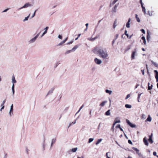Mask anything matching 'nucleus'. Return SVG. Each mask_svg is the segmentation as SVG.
Listing matches in <instances>:
<instances>
[{"label":"nucleus","mask_w":158,"mask_h":158,"mask_svg":"<svg viewBox=\"0 0 158 158\" xmlns=\"http://www.w3.org/2000/svg\"><path fill=\"white\" fill-rule=\"evenodd\" d=\"M105 114L106 115H109V110L106 112Z\"/></svg>","instance_id":"53"},{"label":"nucleus","mask_w":158,"mask_h":158,"mask_svg":"<svg viewBox=\"0 0 158 158\" xmlns=\"http://www.w3.org/2000/svg\"><path fill=\"white\" fill-rule=\"evenodd\" d=\"M118 34H116L115 35V39L114 40L112 41V43L113 44L115 41V40L117 39V38L118 37Z\"/></svg>","instance_id":"33"},{"label":"nucleus","mask_w":158,"mask_h":158,"mask_svg":"<svg viewBox=\"0 0 158 158\" xmlns=\"http://www.w3.org/2000/svg\"><path fill=\"white\" fill-rule=\"evenodd\" d=\"M127 31L125 30V33H124L125 35L127 36V37L128 38H129V39H131L132 35H131L130 36H129L128 34L127 33Z\"/></svg>","instance_id":"19"},{"label":"nucleus","mask_w":158,"mask_h":158,"mask_svg":"<svg viewBox=\"0 0 158 158\" xmlns=\"http://www.w3.org/2000/svg\"><path fill=\"white\" fill-rule=\"evenodd\" d=\"M108 152L106 153V156L107 158H109V156H108Z\"/></svg>","instance_id":"62"},{"label":"nucleus","mask_w":158,"mask_h":158,"mask_svg":"<svg viewBox=\"0 0 158 158\" xmlns=\"http://www.w3.org/2000/svg\"><path fill=\"white\" fill-rule=\"evenodd\" d=\"M77 158H84V157L83 156H81V157H78Z\"/></svg>","instance_id":"64"},{"label":"nucleus","mask_w":158,"mask_h":158,"mask_svg":"<svg viewBox=\"0 0 158 158\" xmlns=\"http://www.w3.org/2000/svg\"><path fill=\"white\" fill-rule=\"evenodd\" d=\"M151 62L152 64L155 67H158V64H157L156 62H154L153 60H151Z\"/></svg>","instance_id":"22"},{"label":"nucleus","mask_w":158,"mask_h":158,"mask_svg":"<svg viewBox=\"0 0 158 158\" xmlns=\"http://www.w3.org/2000/svg\"><path fill=\"white\" fill-rule=\"evenodd\" d=\"M58 38L60 39H62V37L61 35H59L58 36Z\"/></svg>","instance_id":"48"},{"label":"nucleus","mask_w":158,"mask_h":158,"mask_svg":"<svg viewBox=\"0 0 158 158\" xmlns=\"http://www.w3.org/2000/svg\"><path fill=\"white\" fill-rule=\"evenodd\" d=\"M77 119H76L75 120V121L73 122H72L73 124H74L76 123V121Z\"/></svg>","instance_id":"52"},{"label":"nucleus","mask_w":158,"mask_h":158,"mask_svg":"<svg viewBox=\"0 0 158 158\" xmlns=\"http://www.w3.org/2000/svg\"><path fill=\"white\" fill-rule=\"evenodd\" d=\"M119 129L121 131H123V129L121 127Z\"/></svg>","instance_id":"63"},{"label":"nucleus","mask_w":158,"mask_h":158,"mask_svg":"<svg viewBox=\"0 0 158 158\" xmlns=\"http://www.w3.org/2000/svg\"><path fill=\"white\" fill-rule=\"evenodd\" d=\"M141 39H142V40H143V42L144 44L146 45V40H145V37L144 36H143L142 37Z\"/></svg>","instance_id":"27"},{"label":"nucleus","mask_w":158,"mask_h":158,"mask_svg":"<svg viewBox=\"0 0 158 158\" xmlns=\"http://www.w3.org/2000/svg\"><path fill=\"white\" fill-rule=\"evenodd\" d=\"M120 124H118V125L116 127V128H119L120 127Z\"/></svg>","instance_id":"50"},{"label":"nucleus","mask_w":158,"mask_h":158,"mask_svg":"<svg viewBox=\"0 0 158 158\" xmlns=\"http://www.w3.org/2000/svg\"><path fill=\"white\" fill-rule=\"evenodd\" d=\"M143 141L145 144L147 146H148V143L146 139V137H144L143 139Z\"/></svg>","instance_id":"12"},{"label":"nucleus","mask_w":158,"mask_h":158,"mask_svg":"<svg viewBox=\"0 0 158 158\" xmlns=\"http://www.w3.org/2000/svg\"><path fill=\"white\" fill-rule=\"evenodd\" d=\"M106 92L107 93H109V90L108 89H106Z\"/></svg>","instance_id":"61"},{"label":"nucleus","mask_w":158,"mask_h":158,"mask_svg":"<svg viewBox=\"0 0 158 158\" xmlns=\"http://www.w3.org/2000/svg\"><path fill=\"white\" fill-rule=\"evenodd\" d=\"M136 49H135L134 50V51L132 52L131 55V59H134L135 58V56L136 55Z\"/></svg>","instance_id":"6"},{"label":"nucleus","mask_w":158,"mask_h":158,"mask_svg":"<svg viewBox=\"0 0 158 158\" xmlns=\"http://www.w3.org/2000/svg\"><path fill=\"white\" fill-rule=\"evenodd\" d=\"M126 122L131 127H135V125L131 123L129 121L128 119H126Z\"/></svg>","instance_id":"7"},{"label":"nucleus","mask_w":158,"mask_h":158,"mask_svg":"<svg viewBox=\"0 0 158 158\" xmlns=\"http://www.w3.org/2000/svg\"><path fill=\"white\" fill-rule=\"evenodd\" d=\"M132 149L134 150V151H135L136 153L138 154L139 155L140 154V153L139 152V151L138 149L137 148H135V147H133L132 148Z\"/></svg>","instance_id":"16"},{"label":"nucleus","mask_w":158,"mask_h":158,"mask_svg":"<svg viewBox=\"0 0 158 158\" xmlns=\"http://www.w3.org/2000/svg\"><path fill=\"white\" fill-rule=\"evenodd\" d=\"M102 139H98L96 143V145H98V144L102 141Z\"/></svg>","instance_id":"25"},{"label":"nucleus","mask_w":158,"mask_h":158,"mask_svg":"<svg viewBox=\"0 0 158 158\" xmlns=\"http://www.w3.org/2000/svg\"><path fill=\"white\" fill-rule=\"evenodd\" d=\"M145 116L144 114H143L141 116V118H143L144 119L145 118Z\"/></svg>","instance_id":"46"},{"label":"nucleus","mask_w":158,"mask_h":158,"mask_svg":"<svg viewBox=\"0 0 158 158\" xmlns=\"http://www.w3.org/2000/svg\"><path fill=\"white\" fill-rule=\"evenodd\" d=\"M154 72L155 73V77L156 78H158V72L157 70H154Z\"/></svg>","instance_id":"24"},{"label":"nucleus","mask_w":158,"mask_h":158,"mask_svg":"<svg viewBox=\"0 0 158 158\" xmlns=\"http://www.w3.org/2000/svg\"><path fill=\"white\" fill-rule=\"evenodd\" d=\"M71 52H72V50H68L65 53L66 54H68L70 53Z\"/></svg>","instance_id":"38"},{"label":"nucleus","mask_w":158,"mask_h":158,"mask_svg":"<svg viewBox=\"0 0 158 158\" xmlns=\"http://www.w3.org/2000/svg\"><path fill=\"white\" fill-rule=\"evenodd\" d=\"M12 88H15V84H12Z\"/></svg>","instance_id":"59"},{"label":"nucleus","mask_w":158,"mask_h":158,"mask_svg":"<svg viewBox=\"0 0 158 158\" xmlns=\"http://www.w3.org/2000/svg\"><path fill=\"white\" fill-rule=\"evenodd\" d=\"M13 105L12 104L10 106V109L9 112V115L10 117H11L13 115Z\"/></svg>","instance_id":"4"},{"label":"nucleus","mask_w":158,"mask_h":158,"mask_svg":"<svg viewBox=\"0 0 158 158\" xmlns=\"http://www.w3.org/2000/svg\"><path fill=\"white\" fill-rule=\"evenodd\" d=\"M108 102L107 100H106L102 102L99 105V106L101 107L104 106Z\"/></svg>","instance_id":"10"},{"label":"nucleus","mask_w":158,"mask_h":158,"mask_svg":"<svg viewBox=\"0 0 158 158\" xmlns=\"http://www.w3.org/2000/svg\"><path fill=\"white\" fill-rule=\"evenodd\" d=\"M141 94H138V102H139V98H140Z\"/></svg>","instance_id":"37"},{"label":"nucleus","mask_w":158,"mask_h":158,"mask_svg":"<svg viewBox=\"0 0 158 158\" xmlns=\"http://www.w3.org/2000/svg\"><path fill=\"white\" fill-rule=\"evenodd\" d=\"M73 41H71L69 42V43H67V44H71L73 42Z\"/></svg>","instance_id":"57"},{"label":"nucleus","mask_w":158,"mask_h":158,"mask_svg":"<svg viewBox=\"0 0 158 158\" xmlns=\"http://www.w3.org/2000/svg\"><path fill=\"white\" fill-rule=\"evenodd\" d=\"M77 149L78 148H73L71 149V152H75L77 150Z\"/></svg>","instance_id":"23"},{"label":"nucleus","mask_w":158,"mask_h":158,"mask_svg":"<svg viewBox=\"0 0 158 158\" xmlns=\"http://www.w3.org/2000/svg\"><path fill=\"white\" fill-rule=\"evenodd\" d=\"M153 155L154 156H156L158 158V156H157L156 155V152H153Z\"/></svg>","instance_id":"40"},{"label":"nucleus","mask_w":158,"mask_h":158,"mask_svg":"<svg viewBox=\"0 0 158 158\" xmlns=\"http://www.w3.org/2000/svg\"><path fill=\"white\" fill-rule=\"evenodd\" d=\"M94 52L98 54L103 60L108 59V53L106 48L102 47H96L93 50Z\"/></svg>","instance_id":"1"},{"label":"nucleus","mask_w":158,"mask_h":158,"mask_svg":"<svg viewBox=\"0 0 158 158\" xmlns=\"http://www.w3.org/2000/svg\"><path fill=\"white\" fill-rule=\"evenodd\" d=\"M67 38H66L65 40L63 41V42L64 43L65 42L67 41Z\"/></svg>","instance_id":"56"},{"label":"nucleus","mask_w":158,"mask_h":158,"mask_svg":"<svg viewBox=\"0 0 158 158\" xmlns=\"http://www.w3.org/2000/svg\"><path fill=\"white\" fill-rule=\"evenodd\" d=\"M79 47L78 45H75L73 48L71 49L72 52H74Z\"/></svg>","instance_id":"17"},{"label":"nucleus","mask_w":158,"mask_h":158,"mask_svg":"<svg viewBox=\"0 0 158 158\" xmlns=\"http://www.w3.org/2000/svg\"><path fill=\"white\" fill-rule=\"evenodd\" d=\"M130 19H129L127 23L126 26L127 28H129L130 27Z\"/></svg>","instance_id":"20"},{"label":"nucleus","mask_w":158,"mask_h":158,"mask_svg":"<svg viewBox=\"0 0 158 158\" xmlns=\"http://www.w3.org/2000/svg\"><path fill=\"white\" fill-rule=\"evenodd\" d=\"M56 138H54L51 139V147H52L53 145L56 142Z\"/></svg>","instance_id":"9"},{"label":"nucleus","mask_w":158,"mask_h":158,"mask_svg":"<svg viewBox=\"0 0 158 158\" xmlns=\"http://www.w3.org/2000/svg\"><path fill=\"white\" fill-rule=\"evenodd\" d=\"M5 102H6V100H4L3 101L2 103L1 104V106H2V108H1V109H0L1 111H2V110L4 108V105L5 104Z\"/></svg>","instance_id":"13"},{"label":"nucleus","mask_w":158,"mask_h":158,"mask_svg":"<svg viewBox=\"0 0 158 158\" xmlns=\"http://www.w3.org/2000/svg\"><path fill=\"white\" fill-rule=\"evenodd\" d=\"M48 28L49 27H46L44 28V33L46 34L47 33V31Z\"/></svg>","instance_id":"21"},{"label":"nucleus","mask_w":158,"mask_h":158,"mask_svg":"<svg viewBox=\"0 0 158 158\" xmlns=\"http://www.w3.org/2000/svg\"><path fill=\"white\" fill-rule=\"evenodd\" d=\"M94 60L95 63L97 65H100L102 62L101 60L97 58H95L94 59Z\"/></svg>","instance_id":"3"},{"label":"nucleus","mask_w":158,"mask_h":158,"mask_svg":"<svg viewBox=\"0 0 158 158\" xmlns=\"http://www.w3.org/2000/svg\"><path fill=\"white\" fill-rule=\"evenodd\" d=\"M39 35V33L38 34L34 37L28 41V43L29 44H31L34 42L36 40L37 38L38 37Z\"/></svg>","instance_id":"2"},{"label":"nucleus","mask_w":158,"mask_h":158,"mask_svg":"<svg viewBox=\"0 0 158 158\" xmlns=\"http://www.w3.org/2000/svg\"><path fill=\"white\" fill-rule=\"evenodd\" d=\"M11 82L12 84H15V83H16L17 82V81L15 79V77L14 76H13L11 78Z\"/></svg>","instance_id":"11"},{"label":"nucleus","mask_w":158,"mask_h":158,"mask_svg":"<svg viewBox=\"0 0 158 158\" xmlns=\"http://www.w3.org/2000/svg\"><path fill=\"white\" fill-rule=\"evenodd\" d=\"M36 10H35L34 12V13L32 15V16L31 17V18H33V17H34V16H35V12L36 11Z\"/></svg>","instance_id":"42"},{"label":"nucleus","mask_w":158,"mask_h":158,"mask_svg":"<svg viewBox=\"0 0 158 158\" xmlns=\"http://www.w3.org/2000/svg\"><path fill=\"white\" fill-rule=\"evenodd\" d=\"M91 113H92V111L91 110H90L89 112V115H90V116H91Z\"/></svg>","instance_id":"58"},{"label":"nucleus","mask_w":158,"mask_h":158,"mask_svg":"<svg viewBox=\"0 0 158 158\" xmlns=\"http://www.w3.org/2000/svg\"><path fill=\"white\" fill-rule=\"evenodd\" d=\"M67 38H66L65 40L63 41V42L64 43L65 42L67 41Z\"/></svg>","instance_id":"55"},{"label":"nucleus","mask_w":158,"mask_h":158,"mask_svg":"<svg viewBox=\"0 0 158 158\" xmlns=\"http://www.w3.org/2000/svg\"><path fill=\"white\" fill-rule=\"evenodd\" d=\"M141 72L142 73V74L143 75H144V69H141Z\"/></svg>","instance_id":"45"},{"label":"nucleus","mask_w":158,"mask_h":158,"mask_svg":"<svg viewBox=\"0 0 158 158\" xmlns=\"http://www.w3.org/2000/svg\"><path fill=\"white\" fill-rule=\"evenodd\" d=\"M135 18L136 19L137 21L138 22H140V20L139 18L138 17L137 15L135 14Z\"/></svg>","instance_id":"28"},{"label":"nucleus","mask_w":158,"mask_h":158,"mask_svg":"<svg viewBox=\"0 0 158 158\" xmlns=\"http://www.w3.org/2000/svg\"><path fill=\"white\" fill-rule=\"evenodd\" d=\"M31 6H32V5L31 4H30L28 3H27L25 4L21 7H20V8H19L18 10H21L23 8H26L28 7H31Z\"/></svg>","instance_id":"5"},{"label":"nucleus","mask_w":158,"mask_h":158,"mask_svg":"<svg viewBox=\"0 0 158 158\" xmlns=\"http://www.w3.org/2000/svg\"><path fill=\"white\" fill-rule=\"evenodd\" d=\"M45 33H44L43 32V33L42 34L41 36V37H42L43 36H44V35H45Z\"/></svg>","instance_id":"60"},{"label":"nucleus","mask_w":158,"mask_h":158,"mask_svg":"<svg viewBox=\"0 0 158 158\" xmlns=\"http://www.w3.org/2000/svg\"><path fill=\"white\" fill-rule=\"evenodd\" d=\"M64 44V42H63V41H62V42H61L59 44H58V46H60V45H62L63 44Z\"/></svg>","instance_id":"39"},{"label":"nucleus","mask_w":158,"mask_h":158,"mask_svg":"<svg viewBox=\"0 0 158 158\" xmlns=\"http://www.w3.org/2000/svg\"><path fill=\"white\" fill-rule=\"evenodd\" d=\"M150 83H148V90H150L152 88V85H151V86L149 85Z\"/></svg>","instance_id":"26"},{"label":"nucleus","mask_w":158,"mask_h":158,"mask_svg":"<svg viewBox=\"0 0 158 158\" xmlns=\"http://www.w3.org/2000/svg\"><path fill=\"white\" fill-rule=\"evenodd\" d=\"M73 124L72 123H70L69 124V126L68 127L69 128Z\"/></svg>","instance_id":"54"},{"label":"nucleus","mask_w":158,"mask_h":158,"mask_svg":"<svg viewBox=\"0 0 158 158\" xmlns=\"http://www.w3.org/2000/svg\"><path fill=\"white\" fill-rule=\"evenodd\" d=\"M128 143L129 144H131V145H132V144H133L132 142L129 139V140H128Z\"/></svg>","instance_id":"44"},{"label":"nucleus","mask_w":158,"mask_h":158,"mask_svg":"<svg viewBox=\"0 0 158 158\" xmlns=\"http://www.w3.org/2000/svg\"><path fill=\"white\" fill-rule=\"evenodd\" d=\"M118 0H114L112 4L113 5L115 4L118 1Z\"/></svg>","instance_id":"43"},{"label":"nucleus","mask_w":158,"mask_h":158,"mask_svg":"<svg viewBox=\"0 0 158 158\" xmlns=\"http://www.w3.org/2000/svg\"><path fill=\"white\" fill-rule=\"evenodd\" d=\"M30 16V14L27 17H25V18L23 19V21L25 22V21H27L28 20V19Z\"/></svg>","instance_id":"30"},{"label":"nucleus","mask_w":158,"mask_h":158,"mask_svg":"<svg viewBox=\"0 0 158 158\" xmlns=\"http://www.w3.org/2000/svg\"><path fill=\"white\" fill-rule=\"evenodd\" d=\"M116 21H117V20L116 19L115 20V21H114V23L113 24V27L114 28L116 26Z\"/></svg>","instance_id":"36"},{"label":"nucleus","mask_w":158,"mask_h":158,"mask_svg":"<svg viewBox=\"0 0 158 158\" xmlns=\"http://www.w3.org/2000/svg\"><path fill=\"white\" fill-rule=\"evenodd\" d=\"M120 122V120L117 117L114 120V122L113 124V127H114V125L117 123H119Z\"/></svg>","instance_id":"8"},{"label":"nucleus","mask_w":158,"mask_h":158,"mask_svg":"<svg viewBox=\"0 0 158 158\" xmlns=\"http://www.w3.org/2000/svg\"><path fill=\"white\" fill-rule=\"evenodd\" d=\"M152 134L150 135H149V139H148V141L150 143H152L153 142V141L152 139Z\"/></svg>","instance_id":"14"},{"label":"nucleus","mask_w":158,"mask_h":158,"mask_svg":"<svg viewBox=\"0 0 158 158\" xmlns=\"http://www.w3.org/2000/svg\"><path fill=\"white\" fill-rule=\"evenodd\" d=\"M130 94H127V96H126V98H125V99H127L128 98H129V97H130Z\"/></svg>","instance_id":"41"},{"label":"nucleus","mask_w":158,"mask_h":158,"mask_svg":"<svg viewBox=\"0 0 158 158\" xmlns=\"http://www.w3.org/2000/svg\"><path fill=\"white\" fill-rule=\"evenodd\" d=\"M94 140V138H89V139L88 143H91L92 142H93V141Z\"/></svg>","instance_id":"31"},{"label":"nucleus","mask_w":158,"mask_h":158,"mask_svg":"<svg viewBox=\"0 0 158 158\" xmlns=\"http://www.w3.org/2000/svg\"><path fill=\"white\" fill-rule=\"evenodd\" d=\"M98 38L97 36H96L94 38H93L92 37H90L88 38V40L89 41H93Z\"/></svg>","instance_id":"15"},{"label":"nucleus","mask_w":158,"mask_h":158,"mask_svg":"<svg viewBox=\"0 0 158 158\" xmlns=\"http://www.w3.org/2000/svg\"><path fill=\"white\" fill-rule=\"evenodd\" d=\"M139 2H140V4L141 5V6H143V2H142V0H140Z\"/></svg>","instance_id":"47"},{"label":"nucleus","mask_w":158,"mask_h":158,"mask_svg":"<svg viewBox=\"0 0 158 158\" xmlns=\"http://www.w3.org/2000/svg\"><path fill=\"white\" fill-rule=\"evenodd\" d=\"M8 9H9L8 8H7V9L3 11L2 12L3 13L5 12H6L8 10Z\"/></svg>","instance_id":"51"},{"label":"nucleus","mask_w":158,"mask_h":158,"mask_svg":"<svg viewBox=\"0 0 158 158\" xmlns=\"http://www.w3.org/2000/svg\"><path fill=\"white\" fill-rule=\"evenodd\" d=\"M53 91V90H49L47 96L48 95L51 94L52 93Z\"/></svg>","instance_id":"34"},{"label":"nucleus","mask_w":158,"mask_h":158,"mask_svg":"<svg viewBox=\"0 0 158 158\" xmlns=\"http://www.w3.org/2000/svg\"><path fill=\"white\" fill-rule=\"evenodd\" d=\"M151 120H152L151 118L150 117V115H148L147 118L146 119L145 121L146 122H147V121L151 122Z\"/></svg>","instance_id":"18"},{"label":"nucleus","mask_w":158,"mask_h":158,"mask_svg":"<svg viewBox=\"0 0 158 158\" xmlns=\"http://www.w3.org/2000/svg\"><path fill=\"white\" fill-rule=\"evenodd\" d=\"M141 32L143 34H145V31L144 29H141Z\"/></svg>","instance_id":"49"},{"label":"nucleus","mask_w":158,"mask_h":158,"mask_svg":"<svg viewBox=\"0 0 158 158\" xmlns=\"http://www.w3.org/2000/svg\"><path fill=\"white\" fill-rule=\"evenodd\" d=\"M125 107L127 108H131V106L130 105L126 104L125 105Z\"/></svg>","instance_id":"32"},{"label":"nucleus","mask_w":158,"mask_h":158,"mask_svg":"<svg viewBox=\"0 0 158 158\" xmlns=\"http://www.w3.org/2000/svg\"><path fill=\"white\" fill-rule=\"evenodd\" d=\"M141 7H142V10L143 12L144 13V14H146V10H145V9L144 7L143 6H141Z\"/></svg>","instance_id":"29"},{"label":"nucleus","mask_w":158,"mask_h":158,"mask_svg":"<svg viewBox=\"0 0 158 158\" xmlns=\"http://www.w3.org/2000/svg\"><path fill=\"white\" fill-rule=\"evenodd\" d=\"M84 105L83 104L80 107L79 110H78L77 112L76 113V114H77V113H79L80 111L84 107Z\"/></svg>","instance_id":"35"}]
</instances>
